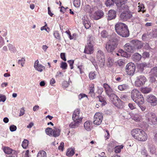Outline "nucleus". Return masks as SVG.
Listing matches in <instances>:
<instances>
[{
    "label": "nucleus",
    "instance_id": "obj_1",
    "mask_svg": "<svg viewBox=\"0 0 157 157\" xmlns=\"http://www.w3.org/2000/svg\"><path fill=\"white\" fill-rule=\"evenodd\" d=\"M115 30L117 33L123 37H126L129 35L127 26L122 22H118L115 26Z\"/></svg>",
    "mask_w": 157,
    "mask_h": 157
},
{
    "label": "nucleus",
    "instance_id": "obj_2",
    "mask_svg": "<svg viewBox=\"0 0 157 157\" xmlns=\"http://www.w3.org/2000/svg\"><path fill=\"white\" fill-rule=\"evenodd\" d=\"M131 133L135 139L140 141H145L148 137L147 134L144 131L139 128L133 129Z\"/></svg>",
    "mask_w": 157,
    "mask_h": 157
},
{
    "label": "nucleus",
    "instance_id": "obj_3",
    "mask_svg": "<svg viewBox=\"0 0 157 157\" xmlns=\"http://www.w3.org/2000/svg\"><path fill=\"white\" fill-rule=\"evenodd\" d=\"M118 36L116 34H113L111 39L106 44V49L108 52H112L117 47L118 42Z\"/></svg>",
    "mask_w": 157,
    "mask_h": 157
},
{
    "label": "nucleus",
    "instance_id": "obj_4",
    "mask_svg": "<svg viewBox=\"0 0 157 157\" xmlns=\"http://www.w3.org/2000/svg\"><path fill=\"white\" fill-rule=\"evenodd\" d=\"M131 97L136 103L140 101L141 103H142L144 99L143 95L138 90L136 89H134L132 91Z\"/></svg>",
    "mask_w": 157,
    "mask_h": 157
},
{
    "label": "nucleus",
    "instance_id": "obj_5",
    "mask_svg": "<svg viewBox=\"0 0 157 157\" xmlns=\"http://www.w3.org/2000/svg\"><path fill=\"white\" fill-rule=\"evenodd\" d=\"M97 58L99 61V64L100 67H103L105 63V57L103 52L98 50L97 54Z\"/></svg>",
    "mask_w": 157,
    "mask_h": 157
},
{
    "label": "nucleus",
    "instance_id": "obj_6",
    "mask_svg": "<svg viewBox=\"0 0 157 157\" xmlns=\"http://www.w3.org/2000/svg\"><path fill=\"white\" fill-rule=\"evenodd\" d=\"M127 0H117L116 5L117 9L121 11L128 10V6L125 4Z\"/></svg>",
    "mask_w": 157,
    "mask_h": 157
},
{
    "label": "nucleus",
    "instance_id": "obj_7",
    "mask_svg": "<svg viewBox=\"0 0 157 157\" xmlns=\"http://www.w3.org/2000/svg\"><path fill=\"white\" fill-rule=\"evenodd\" d=\"M146 120L150 124H155L157 121V117L155 114L152 112L148 113L146 115Z\"/></svg>",
    "mask_w": 157,
    "mask_h": 157
},
{
    "label": "nucleus",
    "instance_id": "obj_8",
    "mask_svg": "<svg viewBox=\"0 0 157 157\" xmlns=\"http://www.w3.org/2000/svg\"><path fill=\"white\" fill-rule=\"evenodd\" d=\"M136 66L135 64L132 62L128 63L125 67L126 73L129 75H133L135 72Z\"/></svg>",
    "mask_w": 157,
    "mask_h": 157
},
{
    "label": "nucleus",
    "instance_id": "obj_9",
    "mask_svg": "<svg viewBox=\"0 0 157 157\" xmlns=\"http://www.w3.org/2000/svg\"><path fill=\"white\" fill-rule=\"evenodd\" d=\"M73 121H77L80 122H82L83 117L82 113H81L79 109H75L74 112L72 116Z\"/></svg>",
    "mask_w": 157,
    "mask_h": 157
},
{
    "label": "nucleus",
    "instance_id": "obj_10",
    "mask_svg": "<svg viewBox=\"0 0 157 157\" xmlns=\"http://www.w3.org/2000/svg\"><path fill=\"white\" fill-rule=\"evenodd\" d=\"M147 81L144 75H140L136 77L135 85L137 87L141 86L145 84Z\"/></svg>",
    "mask_w": 157,
    "mask_h": 157
},
{
    "label": "nucleus",
    "instance_id": "obj_11",
    "mask_svg": "<svg viewBox=\"0 0 157 157\" xmlns=\"http://www.w3.org/2000/svg\"><path fill=\"white\" fill-rule=\"evenodd\" d=\"M103 117L102 113L100 112L96 113L94 116V124L97 125H100L102 121Z\"/></svg>",
    "mask_w": 157,
    "mask_h": 157
},
{
    "label": "nucleus",
    "instance_id": "obj_12",
    "mask_svg": "<svg viewBox=\"0 0 157 157\" xmlns=\"http://www.w3.org/2000/svg\"><path fill=\"white\" fill-rule=\"evenodd\" d=\"M127 10L123 11L125 12L122 13L120 15V19L123 21H127L131 18L132 16V13L128 12Z\"/></svg>",
    "mask_w": 157,
    "mask_h": 157
},
{
    "label": "nucleus",
    "instance_id": "obj_13",
    "mask_svg": "<svg viewBox=\"0 0 157 157\" xmlns=\"http://www.w3.org/2000/svg\"><path fill=\"white\" fill-rule=\"evenodd\" d=\"M147 101L152 106H155L157 105V98L153 95L150 94L147 95Z\"/></svg>",
    "mask_w": 157,
    "mask_h": 157
},
{
    "label": "nucleus",
    "instance_id": "obj_14",
    "mask_svg": "<svg viewBox=\"0 0 157 157\" xmlns=\"http://www.w3.org/2000/svg\"><path fill=\"white\" fill-rule=\"evenodd\" d=\"M82 22L85 27L86 29H89L91 26V23L87 17L85 15L82 17Z\"/></svg>",
    "mask_w": 157,
    "mask_h": 157
},
{
    "label": "nucleus",
    "instance_id": "obj_15",
    "mask_svg": "<svg viewBox=\"0 0 157 157\" xmlns=\"http://www.w3.org/2000/svg\"><path fill=\"white\" fill-rule=\"evenodd\" d=\"M103 87L105 88L106 94L109 97L111 96L112 95L114 94L113 90L108 84L104 83L103 84Z\"/></svg>",
    "mask_w": 157,
    "mask_h": 157
},
{
    "label": "nucleus",
    "instance_id": "obj_16",
    "mask_svg": "<svg viewBox=\"0 0 157 157\" xmlns=\"http://www.w3.org/2000/svg\"><path fill=\"white\" fill-rule=\"evenodd\" d=\"M94 51L93 45L90 42L88 43L85 46L84 52L87 54H91L93 53Z\"/></svg>",
    "mask_w": 157,
    "mask_h": 157
},
{
    "label": "nucleus",
    "instance_id": "obj_17",
    "mask_svg": "<svg viewBox=\"0 0 157 157\" xmlns=\"http://www.w3.org/2000/svg\"><path fill=\"white\" fill-rule=\"evenodd\" d=\"M34 67L36 70L40 72H42L45 68L44 66L39 63L38 60L35 61Z\"/></svg>",
    "mask_w": 157,
    "mask_h": 157
},
{
    "label": "nucleus",
    "instance_id": "obj_18",
    "mask_svg": "<svg viewBox=\"0 0 157 157\" xmlns=\"http://www.w3.org/2000/svg\"><path fill=\"white\" fill-rule=\"evenodd\" d=\"M131 42L132 44H133L136 51L141 48L143 46L142 43L139 40H133L131 41Z\"/></svg>",
    "mask_w": 157,
    "mask_h": 157
},
{
    "label": "nucleus",
    "instance_id": "obj_19",
    "mask_svg": "<svg viewBox=\"0 0 157 157\" xmlns=\"http://www.w3.org/2000/svg\"><path fill=\"white\" fill-rule=\"evenodd\" d=\"M104 13L101 10H98L95 11L93 14L92 18L95 20H98L102 17Z\"/></svg>",
    "mask_w": 157,
    "mask_h": 157
},
{
    "label": "nucleus",
    "instance_id": "obj_20",
    "mask_svg": "<svg viewBox=\"0 0 157 157\" xmlns=\"http://www.w3.org/2000/svg\"><path fill=\"white\" fill-rule=\"evenodd\" d=\"M124 48L125 50L126 51L131 53L137 51H136L135 48H134L132 44L131 45L129 43H127L125 45Z\"/></svg>",
    "mask_w": 157,
    "mask_h": 157
},
{
    "label": "nucleus",
    "instance_id": "obj_21",
    "mask_svg": "<svg viewBox=\"0 0 157 157\" xmlns=\"http://www.w3.org/2000/svg\"><path fill=\"white\" fill-rule=\"evenodd\" d=\"M109 97L111 101L115 105H117V103L119 102L120 99L116 95L114 94Z\"/></svg>",
    "mask_w": 157,
    "mask_h": 157
},
{
    "label": "nucleus",
    "instance_id": "obj_22",
    "mask_svg": "<svg viewBox=\"0 0 157 157\" xmlns=\"http://www.w3.org/2000/svg\"><path fill=\"white\" fill-rule=\"evenodd\" d=\"M116 15V11L113 10H110L108 14V20H110L114 19Z\"/></svg>",
    "mask_w": 157,
    "mask_h": 157
},
{
    "label": "nucleus",
    "instance_id": "obj_23",
    "mask_svg": "<svg viewBox=\"0 0 157 157\" xmlns=\"http://www.w3.org/2000/svg\"><path fill=\"white\" fill-rule=\"evenodd\" d=\"M61 132V130L59 128L54 127L52 129V136L56 137L59 136Z\"/></svg>",
    "mask_w": 157,
    "mask_h": 157
},
{
    "label": "nucleus",
    "instance_id": "obj_24",
    "mask_svg": "<svg viewBox=\"0 0 157 157\" xmlns=\"http://www.w3.org/2000/svg\"><path fill=\"white\" fill-rule=\"evenodd\" d=\"M92 124V122L89 121H86L84 124V127L86 130L87 131H89L91 129V125Z\"/></svg>",
    "mask_w": 157,
    "mask_h": 157
},
{
    "label": "nucleus",
    "instance_id": "obj_25",
    "mask_svg": "<svg viewBox=\"0 0 157 157\" xmlns=\"http://www.w3.org/2000/svg\"><path fill=\"white\" fill-rule=\"evenodd\" d=\"M141 55L137 53H134L132 56V59L133 61L137 62L140 60L141 58Z\"/></svg>",
    "mask_w": 157,
    "mask_h": 157
},
{
    "label": "nucleus",
    "instance_id": "obj_26",
    "mask_svg": "<svg viewBox=\"0 0 157 157\" xmlns=\"http://www.w3.org/2000/svg\"><path fill=\"white\" fill-rule=\"evenodd\" d=\"M82 122L77 121H73L69 124V127L71 128H75L78 127Z\"/></svg>",
    "mask_w": 157,
    "mask_h": 157
},
{
    "label": "nucleus",
    "instance_id": "obj_27",
    "mask_svg": "<svg viewBox=\"0 0 157 157\" xmlns=\"http://www.w3.org/2000/svg\"><path fill=\"white\" fill-rule=\"evenodd\" d=\"M118 88L119 90L121 91H123L128 89L129 88V86L127 85L123 84L119 86Z\"/></svg>",
    "mask_w": 157,
    "mask_h": 157
},
{
    "label": "nucleus",
    "instance_id": "obj_28",
    "mask_svg": "<svg viewBox=\"0 0 157 157\" xmlns=\"http://www.w3.org/2000/svg\"><path fill=\"white\" fill-rule=\"evenodd\" d=\"M4 152L6 154H10L13 153H14L15 151L12 150L9 147H5L3 149Z\"/></svg>",
    "mask_w": 157,
    "mask_h": 157
},
{
    "label": "nucleus",
    "instance_id": "obj_29",
    "mask_svg": "<svg viewBox=\"0 0 157 157\" xmlns=\"http://www.w3.org/2000/svg\"><path fill=\"white\" fill-rule=\"evenodd\" d=\"M37 157H47L46 153L43 150L40 151L37 154Z\"/></svg>",
    "mask_w": 157,
    "mask_h": 157
},
{
    "label": "nucleus",
    "instance_id": "obj_30",
    "mask_svg": "<svg viewBox=\"0 0 157 157\" xmlns=\"http://www.w3.org/2000/svg\"><path fill=\"white\" fill-rule=\"evenodd\" d=\"M144 99H143V102L142 103H141L140 101H139L138 102H136L137 104L138 105L141 109L142 111H144L146 109V107L145 106L142 105L144 104Z\"/></svg>",
    "mask_w": 157,
    "mask_h": 157
},
{
    "label": "nucleus",
    "instance_id": "obj_31",
    "mask_svg": "<svg viewBox=\"0 0 157 157\" xmlns=\"http://www.w3.org/2000/svg\"><path fill=\"white\" fill-rule=\"evenodd\" d=\"M151 73L153 75L157 77V67H155L151 69Z\"/></svg>",
    "mask_w": 157,
    "mask_h": 157
},
{
    "label": "nucleus",
    "instance_id": "obj_32",
    "mask_svg": "<svg viewBox=\"0 0 157 157\" xmlns=\"http://www.w3.org/2000/svg\"><path fill=\"white\" fill-rule=\"evenodd\" d=\"M74 149L71 148L68 149L66 153V155L67 156H72L74 154Z\"/></svg>",
    "mask_w": 157,
    "mask_h": 157
},
{
    "label": "nucleus",
    "instance_id": "obj_33",
    "mask_svg": "<svg viewBox=\"0 0 157 157\" xmlns=\"http://www.w3.org/2000/svg\"><path fill=\"white\" fill-rule=\"evenodd\" d=\"M89 94H90V96L92 97L94 96L95 94L94 93V84H92L91 86L90 87Z\"/></svg>",
    "mask_w": 157,
    "mask_h": 157
},
{
    "label": "nucleus",
    "instance_id": "obj_34",
    "mask_svg": "<svg viewBox=\"0 0 157 157\" xmlns=\"http://www.w3.org/2000/svg\"><path fill=\"white\" fill-rule=\"evenodd\" d=\"M52 129L50 128H47L45 130L46 134L50 136H52Z\"/></svg>",
    "mask_w": 157,
    "mask_h": 157
},
{
    "label": "nucleus",
    "instance_id": "obj_35",
    "mask_svg": "<svg viewBox=\"0 0 157 157\" xmlns=\"http://www.w3.org/2000/svg\"><path fill=\"white\" fill-rule=\"evenodd\" d=\"M151 88L149 87H145L142 88V92L144 94H148L151 91Z\"/></svg>",
    "mask_w": 157,
    "mask_h": 157
},
{
    "label": "nucleus",
    "instance_id": "obj_36",
    "mask_svg": "<svg viewBox=\"0 0 157 157\" xmlns=\"http://www.w3.org/2000/svg\"><path fill=\"white\" fill-rule=\"evenodd\" d=\"M115 0H106L105 4L107 6H110L114 4Z\"/></svg>",
    "mask_w": 157,
    "mask_h": 157
},
{
    "label": "nucleus",
    "instance_id": "obj_37",
    "mask_svg": "<svg viewBox=\"0 0 157 157\" xmlns=\"http://www.w3.org/2000/svg\"><path fill=\"white\" fill-rule=\"evenodd\" d=\"M149 35L153 37H157V29H155L149 33Z\"/></svg>",
    "mask_w": 157,
    "mask_h": 157
},
{
    "label": "nucleus",
    "instance_id": "obj_38",
    "mask_svg": "<svg viewBox=\"0 0 157 157\" xmlns=\"http://www.w3.org/2000/svg\"><path fill=\"white\" fill-rule=\"evenodd\" d=\"M123 147V146L122 145L116 146L114 148L115 152L116 153L120 152L121 149H122Z\"/></svg>",
    "mask_w": 157,
    "mask_h": 157
},
{
    "label": "nucleus",
    "instance_id": "obj_39",
    "mask_svg": "<svg viewBox=\"0 0 157 157\" xmlns=\"http://www.w3.org/2000/svg\"><path fill=\"white\" fill-rule=\"evenodd\" d=\"M8 46L9 50L12 51L13 52H17V50L15 47L12 44H9Z\"/></svg>",
    "mask_w": 157,
    "mask_h": 157
},
{
    "label": "nucleus",
    "instance_id": "obj_40",
    "mask_svg": "<svg viewBox=\"0 0 157 157\" xmlns=\"http://www.w3.org/2000/svg\"><path fill=\"white\" fill-rule=\"evenodd\" d=\"M124 53L125 54V52H124L123 50H119L118 53L114 52L113 55H117V56H121L124 57H125V56H124L123 54Z\"/></svg>",
    "mask_w": 157,
    "mask_h": 157
},
{
    "label": "nucleus",
    "instance_id": "obj_41",
    "mask_svg": "<svg viewBox=\"0 0 157 157\" xmlns=\"http://www.w3.org/2000/svg\"><path fill=\"white\" fill-rule=\"evenodd\" d=\"M73 3L75 6L76 7H79L80 5V0H72Z\"/></svg>",
    "mask_w": 157,
    "mask_h": 157
},
{
    "label": "nucleus",
    "instance_id": "obj_42",
    "mask_svg": "<svg viewBox=\"0 0 157 157\" xmlns=\"http://www.w3.org/2000/svg\"><path fill=\"white\" fill-rule=\"evenodd\" d=\"M28 145V141L27 140L25 139L23 141L22 146L24 148H26Z\"/></svg>",
    "mask_w": 157,
    "mask_h": 157
},
{
    "label": "nucleus",
    "instance_id": "obj_43",
    "mask_svg": "<svg viewBox=\"0 0 157 157\" xmlns=\"http://www.w3.org/2000/svg\"><path fill=\"white\" fill-rule=\"evenodd\" d=\"M89 77L90 79L93 80L96 77L95 72H91L89 74Z\"/></svg>",
    "mask_w": 157,
    "mask_h": 157
},
{
    "label": "nucleus",
    "instance_id": "obj_44",
    "mask_svg": "<svg viewBox=\"0 0 157 157\" xmlns=\"http://www.w3.org/2000/svg\"><path fill=\"white\" fill-rule=\"evenodd\" d=\"M53 35L55 38L58 40H60L61 37L58 32L57 31H55L53 33Z\"/></svg>",
    "mask_w": 157,
    "mask_h": 157
},
{
    "label": "nucleus",
    "instance_id": "obj_45",
    "mask_svg": "<svg viewBox=\"0 0 157 157\" xmlns=\"http://www.w3.org/2000/svg\"><path fill=\"white\" fill-rule=\"evenodd\" d=\"M67 64L65 62H62L60 64V67L62 68L63 70L66 69L67 68Z\"/></svg>",
    "mask_w": 157,
    "mask_h": 157
},
{
    "label": "nucleus",
    "instance_id": "obj_46",
    "mask_svg": "<svg viewBox=\"0 0 157 157\" xmlns=\"http://www.w3.org/2000/svg\"><path fill=\"white\" fill-rule=\"evenodd\" d=\"M101 35L103 38H106L108 36V33L105 30H103L101 33Z\"/></svg>",
    "mask_w": 157,
    "mask_h": 157
},
{
    "label": "nucleus",
    "instance_id": "obj_47",
    "mask_svg": "<svg viewBox=\"0 0 157 157\" xmlns=\"http://www.w3.org/2000/svg\"><path fill=\"white\" fill-rule=\"evenodd\" d=\"M25 59L24 58H22L21 59L19 60L18 61V63L19 64H21L22 67L24 66V64L25 63Z\"/></svg>",
    "mask_w": 157,
    "mask_h": 157
},
{
    "label": "nucleus",
    "instance_id": "obj_48",
    "mask_svg": "<svg viewBox=\"0 0 157 157\" xmlns=\"http://www.w3.org/2000/svg\"><path fill=\"white\" fill-rule=\"evenodd\" d=\"M113 62V60L111 58H108V65L109 67H110L112 66Z\"/></svg>",
    "mask_w": 157,
    "mask_h": 157
},
{
    "label": "nucleus",
    "instance_id": "obj_49",
    "mask_svg": "<svg viewBox=\"0 0 157 157\" xmlns=\"http://www.w3.org/2000/svg\"><path fill=\"white\" fill-rule=\"evenodd\" d=\"M139 6H138V11H143V10L144 8V6L143 4L140 3L139 2L138 3Z\"/></svg>",
    "mask_w": 157,
    "mask_h": 157
},
{
    "label": "nucleus",
    "instance_id": "obj_50",
    "mask_svg": "<svg viewBox=\"0 0 157 157\" xmlns=\"http://www.w3.org/2000/svg\"><path fill=\"white\" fill-rule=\"evenodd\" d=\"M90 61L92 62L95 68L97 67V65L96 63L95 59L93 57H91L90 58Z\"/></svg>",
    "mask_w": 157,
    "mask_h": 157
},
{
    "label": "nucleus",
    "instance_id": "obj_51",
    "mask_svg": "<svg viewBox=\"0 0 157 157\" xmlns=\"http://www.w3.org/2000/svg\"><path fill=\"white\" fill-rule=\"evenodd\" d=\"M133 119L136 122H139L141 120V117L138 115H135L133 117Z\"/></svg>",
    "mask_w": 157,
    "mask_h": 157
},
{
    "label": "nucleus",
    "instance_id": "obj_52",
    "mask_svg": "<svg viewBox=\"0 0 157 157\" xmlns=\"http://www.w3.org/2000/svg\"><path fill=\"white\" fill-rule=\"evenodd\" d=\"M115 143V142L114 141H111L110 142V143H109L108 146V148L109 149H110L112 147H113L115 146L114 144Z\"/></svg>",
    "mask_w": 157,
    "mask_h": 157
},
{
    "label": "nucleus",
    "instance_id": "obj_53",
    "mask_svg": "<svg viewBox=\"0 0 157 157\" xmlns=\"http://www.w3.org/2000/svg\"><path fill=\"white\" fill-rule=\"evenodd\" d=\"M6 100V97L5 95L0 94V102L2 101L4 102Z\"/></svg>",
    "mask_w": 157,
    "mask_h": 157
},
{
    "label": "nucleus",
    "instance_id": "obj_54",
    "mask_svg": "<svg viewBox=\"0 0 157 157\" xmlns=\"http://www.w3.org/2000/svg\"><path fill=\"white\" fill-rule=\"evenodd\" d=\"M10 129L11 132H14L17 129V127L14 125H11L10 127Z\"/></svg>",
    "mask_w": 157,
    "mask_h": 157
},
{
    "label": "nucleus",
    "instance_id": "obj_55",
    "mask_svg": "<svg viewBox=\"0 0 157 157\" xmlns=\"http://www.w3.org/2000/svg\"><path fill=\"white\" fill-rule=\"evenodd\" d=\"M86 97L87 98V96L86 94H81L78 96L79 99L80 100H81L83 98Z\"/></svg>",
    "mask_w": 157,
    "mask_h": 157
},
{
    "label": "nucleus",
    "instance_id": "obj_56",
    "mask_svg": "<svg viewBox=\"0 0 157 157\" xmlns=\"http://www.w3.org/2000/svg\"><path fill=\"white\" fill-rule=\"evenodd\" d=\"M68 63L70 64V68L72 69L73 68V64L74 63V61L73 60H69L68 61Z\"/></svg>",
    "mask_w": 157,
    "mask_h": 157
},
{
    "label": "nucleus",
    "instance_id": "obj_57",
    "mask_svg": "<svg viewBox=\"0 0 157 157\" xmlns=\"http://www.w3.org/2000/svg\"><path fill=\"white\" fill-rule=\"evenodd\" d=\"M90 6L89 5H86L85 6V10L88 12H90Z\"/></svg>",
    "mask_w": 157,
    "mask_h": 157
},
{
    "label": "nucleus",
    "instance_id": "obj_58",
    "mask_svg": "<svg viewBox=\"0 0 157 157\" xmlns=\"http://www.w3.org/2000/svg\"><path fill=\"white\" fill-rule=\"evenodd\" d=\"M150 151L151 153L154 154L155 152V148L154 146H152L150 147Z\"/></svg>",
    "mask_w": 157,
    "mask_h": 157
},
{
    "label": "nucleus",
    "instance_id": "obj_59",
    "mask_svg": "<svg viewBox=\"0 0 157 157\" xmlns=\"http://www.w3.org/2000/svg\"><path fill=\"white\" fill-rule=\"evenodd\" d=\"M60 57L64 61H66V59L65 56V54L64 53H62L60 54Z\"/></svg>",
    "mask_w": 157,
    "mask_h": 157
},
{
    "label": "nucleus",
    "instance_id": "obj_60",
    "mask_svg": "<svg viewBox=\"0 0 157 157\" xmlns=\"http://www.w3.org/2000/svg\"><path fill=\"white\" fill-rule=\"evenodd\" d=\"M4 40L2 36H0V47H1L4 44Z\"/></svg>",
    "mask_w": 157,
    "mask_h": 157
},
{
    "label": "nucleus",
    "instance_id": "obj_61",
    "mask_svg": "<svg viewBox=\"0 0 157 157\" xmlns=\"http://www.w3.org/2000/svg\"><path fill=\"white\" fill-rule=\"evenodd\" d=\"M149 54L147 52H144L143 53V56L144 58H147L149 57Z\"/></svg>",
    "mask_w": 157,
    "mask_h": 157
},
{
    "label": "nucleus",
    "instance_id": "obj_62",
    "mask_svg": "<svg viewBox=\"0 0 157 157\" xmlns=\"http://www.w3.org/2000/svg\"><path fill=\"white\" fill-rule=\"evenodd\" d=\"M64 144L63 142H61L60 145L58 147V149L59 150H61L62 151H63L64 147Z\"/></svg>",
    "mask_w": 157,
    "mask_h": 157
},
{
    "label": "nucleus",
    "instance_id": "obj_63",
    "mask_svg": "<svg viewBox=\"0 0 157 157\" xmlns=\"http://www.w3.org/2000/svg\"><path fill=\"white\" fill-rule=\"evenodd\" d=\"M25 110L24 108H22L20 110V113L19 114V116H21L24 114Z\"/></svg>",
    "mask_w": 157,
    "mask_h": 157
},
{
    "label": "nucleus",
    "instance_id": "obj_64",
    "mask_svg": "<svg viewBox=\"0 0 157 157\" xmlns=\"http://www.w3.org/2000/svg\"><path fill=\"white\" fill-rule=\"evenodd\" d=\"M128 105L129 108L131 110H133L134 109H135L136 108L135 106L132 104L129 103Z\"/></svg>",
    "mask_w": 157,
    "mask_h": 157
}]
</instances>
